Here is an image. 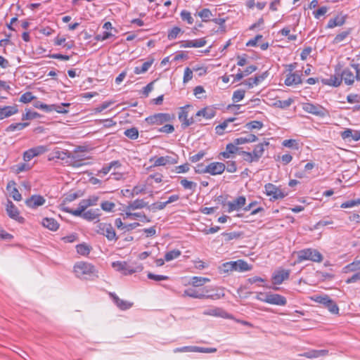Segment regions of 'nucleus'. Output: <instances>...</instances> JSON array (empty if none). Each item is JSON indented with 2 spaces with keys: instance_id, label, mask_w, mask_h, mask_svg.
I'll list each match as a JSON object with an SVG mask.
<instances>
[{
  "instance_id": "1",
  "label": "nucleus",
  "mask_w": 360,
  "mask_h": 360,
  "mask_svg": "<svg viewBox=\"0 0 360 360\" xmlns=\"http://www.w3.org/2000/svg\"><path fill=\"white\" fill-rule=\"evenodd\" d=\"M74 272L77 278L94 280L98 278V271L92 264L78 262L74 265Z\"/></svg>"
},
{
  "instance_id": "2",
  "label": "nucleus",
  "mask_w": 360,
  "mask_h": 360,
  "mask_svg": "<svg viewBox=\"0 0 360 360\" xmlns=\"http://www.w3.org/2000/svg\"><path fill=\"white\" fill-rule=\"evenodd\" d=\"M220 271L229 273L232 271H246L251 269V266L244 260L238 259L234 262L224 263L220 267Z\"/></svg>"
},
{
  "instance_id": "3",
  "label": "nucleus",
  "mask_w": 360,
  "mask_h": 360,
  "mask_svg": "<svg viewBox=\"0 0 360 360\" xmlns=\"http://www.w3.org/2000/svg\"><path fill=\"white\" fill-rule=\"evenodd\" d=\"M323 255L316 250L307 248L297 252V261L301 262L304 260H310L315 262H321Z\"/></svg>"
},
{
  "instance_id": "4",
  "label": "nucleus",
  "mask_w": 360,
  "mask_h": 360,
  "mask_svg": "<svg viewBox=\"0 0 360 360\" xmlns=\"http://www.w3.org/2000/svg\"><path fill=\"white\" fill-rule=\"evenodd\" d=\"M112 266L117 271L122 272L124 275H131L134 273L141 272L143 267L141 264L130 266L127 262L117 261L112 263Z\"/></svg>"
},
{
  "instance_id": "5",
  "label": "nucleus",
  "mask_w": 360,
  "mask_h": 360,
  "mask_svg": "<svg viewBox=\"0 0 360 360\" xmlns=\"http://www.w3.org/2000/svg\"><path fill=\"white\" fill-rule=\"evenodd\" d=\"M302 109L308 113L312 114L320 117H324L329 115L328 110L319 104L311 103H303Z\"/></svg>"
},
{
  "instance_id": "6",
  "label": "nucleus",
  "mask_w": 360,
  "mask_h": 360,
  "mask_svg": "<svg viewBox=\"0 0 360 360\" xmlns=\"http://www.w3.org/2000/svg\"><path fill=\"white\" fill-rule=\"evenodd\" d=\"M208 290L203 289L202 291L200 292L198 290H196L195 289L189 288L184 290L183 296H188L193 298H197V299H212V300H217L219 299L220 296L219 294H212L208 295Z\"/></svg>"
},
{
  "instance_id": "7",
  "label": "nucleus",
  "mask_w": 360,
  "mask_h": 360,
  "mask_svg": "<svg viewBox=\"0 0 360 360\" xmlns=\"http://www.w3.org/2000/svg\"><path fill=\"white\" fill-rule=\"evenodd\" d=\"M174 118V115L169 113H157L150 115L145 119L148 124L161 125L164 123L172 121Z\"/></svg>"
},
{
  "instance_id": "8",
  "label": "nucleus",
  "mask_w": 360,
  "mask_h": 360,
  "mask_svg": "<svg viewBox=\"0 0 360 360\" xmlns=\"http://www.w3.org/2000/svg\"><path fill=\"white\" fill-rule=\"evenodd\" d=\"M97 233L105 236L108 240L116 241L118 238L111 224L99 223L97 225Z\"/></svg>"
},
{
  "instance_id": "9",
  "label": "nucleus",
  "mask_w": 360,
  "mask_h": 360,
  "mask_svg": "<svg viewBox=\"0 0 360 360\" xmlns=\"http://www.w3.org/2000/svg\"><path fill=\"white\" fill-rule=\"evenodd\" d=\"M316 302L323 304L326 307L330 312L333 314H338L339 312V307L337 304L330 298L328 295H317L313 299Z\"/></svg>"
},
{
  "instance_id": "10",
  "label": "nucleus",
  "mask_w": 360,
  "mask_h": 360,
  "mask_svg": "<svg viewBox=\"0 0 360 360\" xmlns=\"http://www.w3.org/2000/svg\"><path fill=\"white\" fill-rule=\"evenodd\" d=\"M266 194L271 196L274 200H278L283 198L286 194L281 191V190L276 186L274 184L269 183L264 186Z\"/></svg>"
},
{
  "instance_id": "11",
  "label": "nucleus",
  "mask_w": 360,
  "mask_h": 360,
  "mask_svg": "<svg viewBox=\"0 0 360 360\" xmlns=\"http://www.w3.org/2000/svg\"><path fill=\"white\" fill-rule=\"evenodd\" d=\"M178 155L174 154L173 156H162L155 159L153 167L165 166L167 165H174L178 162Z\"/></svg>"
},
{
  "instance_id": "12",
  "label": "nucleus",
  "mask_w": 360,
  "mask_h": 360,
  "mask_svg": "<svg viewBox=\"0 0 360 360\" xmlns=\"http://www.w3.org/2000/svg\"><path fill=\"white\" fill-rule=\"evenodd\" d=\"M265 300L266 303L278 306H285L287 303L286 298L284 296L271 292L266 293Z\"/></svg>"
},
{
  "instance_id": "13",
  "label": "nucleus",
  "mask_w": 360,
  "mask_h": 360,
  "mask_svg": "<svg viewBox=\"0 0 360 360\" xmlns=\"http://www.w3.org/2000/svg\"><path fill=\"white\" fill-rule=\"evenodd\" d=\"M6 212L8 215L13 219H15L20 223L24 222V218L19 215V211L15 205L9 200H8L6 205Z\"/></svg>"
},
{
  "instance_id": "14",
  "label": "nucleus",
  "mask_w": 360,
  "mask_h": 360,
  "mask_svg": "<svg viewBox=\"0 0 360 360\" xmlns=\"http://www.w3.org/2000/svg\"><path fill=\"white\" fill-rule=\"evenodd\" d=\"M45 202V198L40 195H32L25 200V205L32 209H36L43 205Z\"/></svg>"
},
{
  "instance_id": "15",
  "label": "nucleus",
  "mask_w": 360,
  "mask_h": 360,
  "mask_svg": "<svg viewBox=\"0 0 360 360\" xmlns=\"http://www.w3.org/2000/svg\"><path fill=\"white\" fill-rule=\"evenodd\" d=\"M225 169L226 165L219 162H211L207 165V173L213 176L221 174Z\"/></svg>"
},
{
  "instance_id": "16",
  "label": "nucleus",
  "mask_w": 360,
  "mask_h": 360,
  "mask_svg": "<svg viewBox=\"0 0 360 360\" xmlns=\"http://www.w3.org/2000/svg\"><path fill=\"white\" fill-rule=\"evenodd\" d=\"M246 198L244 196H239L231 202H227L228 212L238 211L245 205Z\"/></svg>"
},
{
  "instance_id": "17",
  "label": "nucleus",
  "mask_w": 360,
  "mask_h": 360,
  "mask_svg": "<svg viewBox=\"0 0 360 360\" xmlns=\"http://www.w3.org/2000/svg\"><path fill=\"white\" fill-rule=\"evenodd\" d=\"M290 271L289 270H279L276 271L272 277L274 284L279 285L283 283L285 280L289 278Z\"/></svg>"
},
{
  "instance_id": "18",
  "label": "nucleus",
  "mask_w": 360,
  "mask_h": 360,
  "mask_svg": "<svg viewBox=\"0 0 360 360\" xmlns=\"http://www.w3.org/2000/svg\"><path fill=\"white\" fill-rule=\"evenodd\" d=\"M18 112L17 105H0V120L8 117Z\"/></svg>"
},
{
  "instance_id": "19",
  "label": "nucleus",
  "mask_w": 360,
  "mask_h": 360,
  "mask_svg": "<svg viewBox=\"0 0 360 360\" xmlns=\"http://www.w3.org/2000/svg\"><path fill=\"white\" fill-rule=\"evenodd\" d=\"M203 314L206 316H212L222 318H230L228 313L223 309L219 307H212L203 311Z\"/></svg>"
},
{
  "instance_id": "20",
  "label": "nucleus",
  "mask_w": 360,
  "mask_h": 360,
  "mask_svg": "<svg viewBox=\"0 0 360 360\" xmlns=\"http://www.w3.org/2000/svg\"><path fill=\"white\" fill-rule=\"evenodd\" d=\"M16 184L14 181H10L6 186V190L9 192L10 196L15 201H20L22 195L15 187Z\"/></svg>"
},
{
  "instance_id": "21",
  "label": "nucleus",
  "mask_w": 360,
  "mask_h": 360,
  "mask_svg": "<svg viewBox=\"0 0 360 360\" xmlns=\"http://www.w3.org/2000/svg\"><path fill=\"white\" fill-rule=\"evenodd\" d=\"M207 43L205 38H200L195 40H187L182 41L181 47L183 48H200L204 46Z\"/></svg>"
},
{
  "instance_id": "22",
  "label": "nucleus",
  "mask_w": 360,
  "mask_h": 360,
  "mask_svg": "<svg viewBox=\"0 0 360 360\" xmlns=\"http://www.w3.org/2000/svg\"><path fill=\"white\" fill-rule=\"evenodd\" d=\"M342 82V78H341V75L340 73H337L334 75L330 76L328 79H322L321 82L323 84L333 86L335 87L339 86Z\"/></svg>"
},
{
  "instance_id": "23",
  "label": "nucleus",
  "mask_w": 360,
  "mask_h": 360,
  "mask_svg": "<svg viewBox=\"0 0 360 360\" xmlns=\"http://www.w3.org/2000/svg\"><path fill=\"white\" fill-rule=\"evenodd\" d=\"M328 354V350L327 349H311L307 352H304L302 354H300V356L307 357L308 359H315L318 358L319 356H326Z\"/></svg>"
},
{
  "instance_id": "24",
  "label": "nucleus",
  "mask_w": 360,
  "mask_h": 360,
  "mask_svg": "<svg viewBox=\"0 0 360 360\" xmlns=\"http://www.w3.org/2000/svg\"><path fill=\"white\" fill-rule=\"evenodd\" d=\"M302 80L301 78V75L296 72H294V73L290 72L287 75V77L285 79V84L286 86H292L293 84H302Z\"/></svg>"
},
{
  "instance_id": "25",
  "label": "nucleus",
  "mask_w": 360,
  "mask_h": 360,
  "mask_svg": "<svg viewBox=\"0 0 360 360\" xmlns=\"http://www.w3.org/2000/svg\"><path fill=\"white\" fill-rule=\"evenodd\" d=\"M269 146V142L266 140L255 146L252 153L258 161L262 157L265 148H267Z\"/></svg>"
},
{
  "instance_id": "26",
  "label": "nucleus",
  "mask_w": 360,
  "mask_h": 360,
  "mask_svg": "<svg viewBox=\"0 0 360 360\" xmlns=\"http://www.w3.org/2000/svg\"><path fill=\"white\" fill-rule=\"evenodd\" d=\"M268 75L267 72L262 73L261 75L250 77L244 81L243 83L247 85L249 88H252L255 85H257L260 82L263 81Z\"/></svg>"
},
{
  "instance_id": "27",
  "label": "nucleus",
  "mask_w": 360,
  "mask_h": 360,
  "mask_svg": "<svg viewBox=\"0 0 360 360\" xmlns=\"http://www.w3.org/2000/svg\"><path fill=\"white\" fill-rule=\"evenodd\" d=\"M110 296L116 305L122 310H126L131 308L133 305L132 302L120 299L115 294L111 293Z\"/></svg>"
},
{
  "instance_id": "28",
  "label": "nucleus",
  "mask_w": 360,
  "mask_h": 360,
  "mask_svg": "<svg viewBox=\"0 0 360 360\" xmlns=\"http://www.w3.org/2000/svg\"><path fill=\"white\" fill-rule=\"evenodd\" d=\"M341 75V78H342V81L347 85H352L354 82V79H356V75L354 76L353 72L348 68L345 69Z\"/></svg>"
},
{
  "instance_id": "29",
  "label": "nucleus",
  "mask_w": 360,
  "mask_h": 360,
  "mask_svg": "<svg viewBox=\"0 0 360 360\" xmlns=\"http://www.w3.org/2000/svg\"><path fill=\"white\" fill-rule=\"evenodd\" d=\"M101 215L99 209H91L85 211L82 214V218L87 221H93L98 219Z\"/></svg>"
},
{
  "instance_id": "30",
  "label": "nucleus",
  "mask_w": 360,
  "mask_h": 360,
  "mask_svg": "<svg viewBox=\"0 0 360 360\" xmlns=\"http://www.w3.org/2000/svg\"><path fill=\"white\" fill-rule=\"evenodd\" d=\"M257 136L252 134H249L244 137H239L235 139V144L242 145L248 143H252L257 141Z\"/></svg>"
},
{
  "instance_id": "31",
  "label": "nucleus",
  "mask_w": 360,
  "mask_h": 360,
  "mask_svg": "<svg viewBox=\"0 0 360 360\" xmlns=\"http://www.w3.org/2000/svg\"><path fill=\"white\" fill-rule=\"evenodd\" d=\"M148 206V203L143 199H136L131 202L127 207V210H134L141 209Z\"/></svg>"
},
{
  "instance_id": "32",
  "label": "nucleus",
  "mask_w": 360,
  "mask_h": 360,
  "mask_svg": "<svg viewBox=\"0 0 360 360\" xmlns=\"http://www.w3.org/2000/svg\"><path fill=\"white\" fill-rule=\"evenodd\" d=\"M42 224L51 231H56L59 227L57 221L53 218H44L42 221Z\"/></svg>"
},
{
  "instance_id": "33",
  "label": "nucleus",
  "mask_w": 360,
  "mask_h": 360,
  "mask_svg": "<svg viewBox=\"0 0 360 360\" xmlns=\"http://www.w3.org/2000/svg\"><path fill=\"white\" fill-rule=\"evenodd\" d=\"M215 114L216 112L213 109L204 108L196 112L195 117H197L202 116L206 119H211L214 117Z\"/></svg>"
},
{
  "instance_id": "34",
  "label": "nucleus",
  "mask_w": 360,
  "mask_h": 360,
  "mask_svg": "<svg viewBox=\"0 0 360 360\" xmlns=\"http://www.w3.org/2000/svg\"><path fill=\"white\" fill-rule=\"evenodd\" d=\"M345 22V16H340L337 15L335 18L330 19L327 27L328 28H333L336 26H341Z\"/></svg>"
},
{
  "instance_id": "35",
  "label": "nucleus",
  "mask_w": 360,
  "mask_h": 360,
  "mask_svg": "<svg viewBox=\"0 0 360 360\" xmlns=\"http://www.w3.org/2000/svg\"><path fill=\"white\" fill-rule=\"evenodd\" d=\"M153 63V60L144 62L141 66H136L134 68V72L136 75H140L146 72L150 68Z\"/></svg>"
},
{
  "instance_id": "36",
  "label": "nucleus",
  "mask_w": 360,
  "mask_h": 360,
  "mask_svg": "<svg viewBox=\"0 0 360 360\" xmlns=\"http://www.w3.org/2000/svg\"><path fill=\"white\" fill-rule=\"evenodd\" d=\"M210 280L208 278L193 276L191 278V284L195 287L203 285L205 283L209 282Z\"/></svg>"
},
{
  "instance_id": "37",
  "label": "nucleus",
  "mask_w": 360,
  "mask_h": 360,
  "mask_svg": "<svg viewBox=\"0 0 360 360\" xmlns=\"http://www.w3.org/2000/svg\"><path fill=\"white\" fill-rule=\"evenodd\" d=\"M29 125L28 122H20V123H13L10 124L6 129V132H11L15 130L20 131L22 130L24 128Z\"/></svg>"
},
{
  "instance_id": "38",
  "label": "nucleus",
  "mask_w": 360,
  "mask_h": 360,
  "mask_svg": "<svg viewBox=\"0 0 360 360\" xmlns=\"http://www.w3.org/2000/svg\"><path fill=\"white\" fill-rule=\"evenodd\" d=\"M344 270L345 273L360 271V260L355 259L353 262L347 265Z\"/></svg>"
},
{
  "instance_id": "39",
  "label": "nucleus",
  "mask_w": 360,
  "mask_h": 360,
  "mask_svg": "<svg viewBox=\"0 0 360 360\" xmlns=\"http://www.w3.org/2000/svg\"><path fill=\"white\" fill-rule=\"evenodd\" d=\"M76 249L78 254L83 256H87L90 253L91 248L86 243H82L77 245L76 246Z\"/></svg>"
},
{
  "instance_id": "40",
  "label": "nucleus",
  "mask_w": 360,
  "mask_h": 360,
  "mask_svg": "<svg viewBox=\"0 0 360 360\" xmlns=\"http://www.w3.org/2000/svg\"><path fill=\"white\" fill-rule=\"evenodd\" d=\"M198 15L201 18L203 22H207L211 20L213 16L212 13L208 8H203L197 13Z\"/></svg>"
},
{
  "instance_id": "41",
  "label": "nucleus",
  "mask_w": 360,
  "mask_h": 360,
  "mask_svg": "<svg viewBox=\"0 0 360 360\" xmlns=\"http://www.w3.org/2000/svg\"><path fill=\"white\" fill-rule=\"evenodd\" d=\"M293 99L291 98H289L285 101L278 100L274 103V105L276 108L285 109L288 108L293 103Z\"/></svg>"
},
{
  "instance_id": "42",
  "label": "nucleus",
  "mask_w": 360,
  "mask_h": 360,
  "mask_svg": "<svg viewBox=\"0 0 360 360\" xmlns=\"http://www.w3.org/2000/svg\"><path fill=\"white\" fill-rule=\"evenodd\" d=\"M180 184L184 189L191 190L193 191H194L197 187V184L195 182L188 181L186 179H182L180 181Z\"/></svg>"
},
{
  "instance_id": "43",
  "label": "nucleus",
  "mask_w": 360,
  "mask_h": 360,
  "mask_svg": "<svg viewBox=\"0 0 360 360\" xmlns=\"http://www.w3.org/2000/svg\"><path fill=\"white\" fill-rule=\"evenodd\" d=\"M181 252L179 250H173L166 252L165 255V260L167 262H169L173 260L181 255Z\"/></svg>"
},
{
  "instance_id": "44",
  "label": "nucleus",
  "mask_w": 360,
  "mask_h": 360,
  "mask_svg": "<svg viewBox=\"0 0 360 360\" xmlns=\"http://www.w3.org/2000/svg\"><path fill=\"white\" fill-rule=\"evenodd\" d=\"M126 215L127 217H129L131 219H136L139 218L143 221L150 222V219H149L143 213L141 212H126Z\"/></svg>"
},
{
  "instance_id": "45",
  "label": "nucleus",
  "mask_w": 360,
  "mask_h": 360,
  "mask_svg": "<svg viewBox=\"0 0 360 360\" xmlns=\"http://www.w3.org/2000/svg\"><path fill=\"white\" fill-rule=\"evenodd\" d=\"M263 126H264V124L262 122L257 121V120H254V121L248 122L245 124V127L246 129H248V130H252L255 129H260L263 127Z\"/></svg>"
},
{
  "instance_id": "46",
  "label": "nucleus",
  "mask_w": 360,
  "mask_h": 360,
  "mask_svg": "<svg viewBox=\"0 0 360 360\" xmlns=\"http://www.w3.org/2000/svg\"><path fill=\"white\" fill-rule=\"evenodd\" d=\"M124 134L126 136L133 140H135L139 137V131L136 127H132L125 130Z\"/></svg>"
},
{
  "instance_id": "47",
  "label": "nucleus",
  "mask_w": 360,
  "mask_h": 360,
  "mask_svg": "<svg viewBox=\"0 0 360 360\" xmlns=\"http://www.w3.org/2000/svg\"><path fill=\"white\" fill-rule=\"evenodd\" d=\"M225 237L226 241H230L233 239H238L243 236L242 232H230V233H223L221 234Z\"/></svg>"
},
{
  "instance_id": "48",
  "label": "nucleus",
  "mask_w": 360,
  "mask_h": 360,
  "mask_svg": "<svg viewBox=\"0 0 360 360\" xmlns=\"http://www.w3.org/2000/svg\"><path fill=\"white\" fill-rule=\"evenodd\" d=\"M36 98L30 91L24 93L20 98V102L23 103H28Z\"/></svg>"
},
{
  "instance_id": "49",
  "label": "nucleus",
  "mask_w": 360,
  "mask_h": 360,
  "mask_svg": "<svg viewBox=\"0 0 360 360\" xmlns=\"http://www.w3.org/2000/svg\"><path fill=\"white\" fill-rule=\"evenodd\" d=\"M245 94V91L243 89H238L233 92L232 100L234 103L239 102L242 99H243Z\"/></svg>"
},
{
  "instance_id": "50",
  "label": "nucleus",
  "mask_w": 360,
  "mask_h": 360,
  "mask_svg": "<svg viewBox=\"0 0 360 360\" xmlns=\"http://www.w3.org/2000/svg\"><path fill=\"white\" fill-rule=\"evenodd\" d=\"M181 18L182 20L186 21L188 24L192 25L194 22L193 17L189 11L184 10L181 12Z\"/></svg>"
},
{
  "instance_id": "51",
  "label": "nucleus",
  "mask_w": 360,
  "mask_h": 360,
  "mask_svg": "<svg viewBox=\"0 0 360 360\" xmlns=\"http://www.w3.org/2000/svg\"><path fill=\"white\" fill-rule=\"evenodd\" d=\"M240 154L243 156L244 160L250 163L258 161L255 156L253 155L252 152L250 153L247 151H242Z\"/></svg>"
},
{
  "instance_id": "52",
  "label": "nucleus",
  "mask_w": 360,
  "mask_h": 360,
  "mask_svg": "<svg viewBox=\"0 0 360 360\" xmlns=\"http://www.w3.org/2000/svg\"><path fill=\"white\" fill-rule=\"evenodd\" d=\"M40 117V115L37 112H32L30 110H27L25 114L22 115V120H34Z\"/></svg>"
},
{
  "instance_id": "53",
  "label": "nucleus",
  "mask_w": 360,
  "mask_h": 360,
  "mask_svg": "<svg viewBox=\"0 0 360 360\" xmlns=\"http://www.w3.org/2000/svg\"><path fill=\"white\" fill-rule=\"evenodd\" d=\"M190 105H186L185 107L181 108V111L179 113V120L183 124V122H186V120L188 119V112L186 110L187 108H189Z\"/></svg>"
},
{
  "instance_id": "54",
  "label": "nucleus",
  "mask_w": 360,
  "mask_h": 360,
  "mask_svg": "<svg viewBox=\"0 0 360 360\" xmlns=\"http://www.w3.org/2000/svg\"><path fill=\"white\" fill-rule=\"evenodd\" d=\"M101 207L105 212H111L115 207V204L110 201H103L101 203Z\"/></svg>"
},
{
  "instance_id": "55",
  "label": "nucleus",
  "mask_w": 360,
  "mask_h": 360,
  "mask_svg": "<svg viewBox=\"0 0 360 360\" xmlns=\"http://www.w3.org/2000/svg\"><path fill=\"white\" fill-rule=\"evenodd\" d=\"M181 32V28L179 27H174L172 30H170L167 34V38L169 40H172L176 38L178 34Z\"/></svg>"
},
{
  "instance_id": "56",
  "label": "nucleus",
  "mask_w": 360,
  "mask_h": 360,
  "mask_svg": "<svg viewBox=\"0 0 360 360\" xmlns=\"http://www.w3.org/2000/svg\"><path fill=\"white\" fill-rule=\"evenodd\" d=\"M350 32L349 30L342 32L341 33L337 34L333 39L334 44H338L343 41L349 34Z\"/></svg>"
},
{
  "instance_id": "57",
  "label": "nucleus",
  "mask_w": 360,
  "mask_h": 360,
  "mask_svg": "<svg viewBox=\"0 0 360 360\" xmlns=\"http://www.w3.org/2000/svg\"><path fill=\"white\" fill-rule=\"evenodd\" d=\"M82 194L81 193H69L65 195V197L64 198L65 202H70L79 197H80Z\"/></svg>"
},
{
  "instance_id": "58",
  "label": "nucleus",
  "mask_w": 360,
  "mask_h": 360,
  "mask_svg": "<svg viewBox=\"0 0 360 360\" xmlns=\"http://www.w3.org/2000/svg\"><path fill=\"white\" fill-rule=\"evenodd\" d=\"M148 278L155 281H166L169 279V277L163 275H156L149 272L147 275Z\"/></svg>"
},
{
  "instance_id": "59",
  "label": "nucleus",
  "mask_w": 360,
  "mask_h": 360,
  "mask_svg": "<svg viewBox=\"0 0 360 360\" xmlns=\"http://www.w3.org/2000/svg\"><path fill=\"white\" fill-rule=\"evenodd\" d=\"M30 150L32 152V153H34V157H36L46 152L47 148L44 146H39L35 148H30Z\"/></svg>"
},
{
  "instance_id": "60",
  "label": "nucleus",
  "mask_w": 360,
  "mask_h": 360,
  "mask_svg": "<svg viewBox=\"0 0 360 360\" xmlns=\"http://www.w3.org/2000/svg\"><path fill=\"white\" fill-rule=\"evenodd\" d=\"M70 105V103H61L60 105L53 104V106H54L53 111H56L58 113L65 114L68 112V110L65 109L64 107L69 106Z\"/></svg>"
},
{
  "instance_id": "61",
  "label": "nucleus",
  "mask_w": 360,
  "mask_h": 360,
  "mask_svg": "<svg viewBox=\"0 0 360 360\" xmlns=\"http://www.w3.org/2000/svg\"><path fill=\"white\" fill-rule=\"evenodd\" d=\"M167 205V202H155L152 205L148 206V208L150 210L155 211L157 210H163Z\"/></svg>"
},
{
  "instance_id": "62",
  "label": "nucleus",
  "mask_w": 360,
  "mask_h": 360,
  "mask_svg": "<svg viewBox=\"0 0 360 360\" xmlns=\"http://www.w3.org/2000/svg\"><path fill=\"white\" fill-rule=\"evenodd\" d=\"M158 131L162 133L171 134L174 132V127L172 124H166L162 127L159 128Z\"/></svg>"
},
{
  "instance_id": "63",
  "label": "nucleus",
  "mask_w": 360,
  "mask_h": 360,
  "mask_svg": "<svg viewBox=\"0 0 360 360\" xmlns=\"http://www.w3.org/2000/svg\"><path fill=\"white\" fill-rule=\"evenodd\" d=\"M281 33L283 36L288 37V40L294 41L297 39L296 34H290V29L288 27H284L281 30Z\"/></svg>"
},
{
  "instance_id": "64",
  "label": "nucleus",
  "mask_w": 360,
  "mask_h": 360,
  "mask_svg": "<svg viewBox=\"0 0 360 360\" xmlns=\"http://www.w3.org/2000/svg\"><path fill=\"white\" fill-rule=\"evenodd\" d=\"M205 153L202 150L199 151L197 154L189 157V160L192 162H197L204 158Z\"/></svg>"
}]
</instances>
